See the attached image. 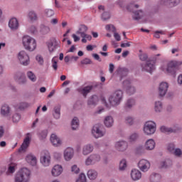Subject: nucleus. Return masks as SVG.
I'll return each mask as SVG.
<instances>
[{
	"label": "nucleus",
	"instance_id": "f257e3e1",
	"mask_svg": "<svg viewBox=\"0 0 182 182\" xmlns=\"http://www.w3.org/2000/svg\"><path fill=\"white\" fill-rule=\"evenodd\" d=\"M126 9L128 12H132L134 14L132 18L134 21H140L143 16H144V13L142 10L136 11L139 9V5L135 4L134 2H131L126 6Z\"/></svg>",
	"mask_w": 182,
	"mask_h": 182
},
{
	"label": "nucleus",
	"instance_id": "f03ea898",
	"mask_svg": "<svg viewBox=\"0 0 182 182\" xmlns=\"http://www.w3.org/2000/svg\"><path fill=\"white\" fill-rule=\"evenodd\" d=\"M23 46L26 50L33 52L36 49V41L29 36L23 37Z\"/></svg>",
	"mask_w": 182,
	"mask_h": 182
},
{
	"label": "nucleus",
	"instance_id": "7ed1b4c3",
	"mask_svg": "<svg viewBox=\"0 0 182 182\" xmlns=\"http://www.w3.org/2000/svg\"><path fill=\"white\" fill-rule=\"evenodd\" d=\"M123 100V91L118 90L112 93L109 97V102L111 106H119Z\"/></svg>",
	"mask_w": 182,
	"mask_h": 182
},
{
	"label": "nucleus",
	"instance_id": "20e7f679",
	"mask_svg": "<svg viewBox=\"0 0 182 182\" xmlns=\"http://www.w3.org/2000/svg\"><path fill=\"white\" fill-rule=\"evenodd\" d=\"M29 176H31V171L27 168H23L16 174L15 182H28Z\"/></svg>",
	"mask_w": 182,
	"mask_h": 182
},
{
	"label": "nucleus",
	"instance_id": "39448f33",
	"mask_svg": "<svg viewBox=\"0 0 182 182\" xmlns=\"http://www.w3.org/2000/svg\"><path fill=\"white\" fill-rule=\"evenodd\" d=\"M160 131L161 132V133H165L167 134H171V133L177 134L181 133L182 127L177 124H173L171 127L163 125L160 127Z\"/></svg>",
	"mask_w": 182,
	"mask_h": 182
},
{
	"label": "nucleus",
	"instance_id": "423d86ee",
	"mask_svg": "<svg viewBox=\"0 0 182 182\" xmlns=\"http://www.w3.org/2000/svg\"><path fill=\"white\" fill-rule=\"evenodd\" d=\"M156 122L153 121H149L144 124V133H145L146 136H151V134H154V133H156Z\"/></svg>",
	"mask_w": 182,
	"mask_h": 182
},
{
	"label": "nucleus",
	"instance_id": "0eeeda50",
	"mask_svg": "<svg viewBox=\"0 0 182 182\" xmlns=\"http://www.w3.org/2000/svg\"><path fill=\"white\" fill-rule=\"evenodd\" d=\"M182 65L181 61L173 60L168 63L166 72L173 77L176 76V68Z\"/></svg>",
	"mask_w": 182,
	"mask_h": 182
},
{
	"label": "nucleus",
	"instance_id": "6e6552de",
	"mask_svg": "<svg viewBox=\"0 0 182 182\" xmlns=\"http://www.w3.org/2000/svg\"><path fill=\"white\" fill-rule=\"evenodd\" d=\"M122 87L127 95H132L136 93V87L132 85V81L130 80H125L122 83Z\"/></svg>",
	"mask_w": 182,
	"mask_h": 182
},
{
	"label": "nucleus",
	"instance_id": "1a4fd4ad",
	"mask_svg": "<svg viewBox=\"0 0 182 182\" xmlns=\"http://www.w3.org/2000/svg\"><path fill=\"white\" fill-rule=\"evenodd\" d=\"M100 155L97 154H92L85 159V166H93L96 163H99L101 160Z\"/></svg>",
	"mask_w": 182,
	"mask_h": 182
},
{
	"label": "nucleus",
	"instance_id": "9d476101",
	"mask_svg": "<svg viewBox=\"0 0 182 182\" xmlns=\"http://www.w3.org/2000/svg\"><path fill=\"white\" fill-rule=\"evenodd\" d=\"M18 60L23 66H28L29 63H31V60H29V55L26 53V51L21 50L18 53Z\"/></svg>",
	"mask_w": 182,
	"mask_h": 182
},
{
	"label": "nucleus",
	"instance_id": "9b49d317",
	"mask_svg": "<svg viewBox=\"0 0 182 182\" xmlns=\"http://www.w3.org/2000/svg\"><path fill=\"white\" fill-rule=\"evenodd\" d=\"M41 163L44 167H48L50 164V154L48 151H43L41 153Z\"/></svg>",
	"mask_w": 182,
	"mask_h": 182
},
{
	"label": "nucleus",
	"instance_id": "f8f14e48",
	"mask_svg": "<svg viewBox=\"0 0 182 182\" xmlns=\"http://www.w3.org/2000/svg\"><path fill=\"white\" fill-rule=\"evenodd\" d=\"M141 68L142 72H148V73H153L154 69H156L154 64L151 63V60H148L146 63H141Z\"/></svg>",
	"mask_w": 182,
	"mask_h": 182
},
{
	"label": "nucleus",
	"instance_id": "ddd939ff",
	"mask_svg": "<svg viewBox=\"0 0 182 182\" xmlns=\"http://www.w3.org/2000/svg\"><path fill=\"white\" fill-rule=\"evenodd\" d=\"M168 91V83L162 82L159 84L158 93L159 97H164Z\"/></svg>",
	"mask_w": 182,
	"mask_h": 182
},
{
	"label": "nucleus",
	"instance_id": "4468645a",
	"mask_svg": "<svg viewBox=\"0 0 182 182\" xmlns=\"http://www.w3.org/2000/svg\"><path fill=\"white\" fill-rule=\"evenodd\" d=\"M92 133L95 139H99V137H103V136H105V132L102 130L101 125L94 126L92 130Z\"/></svg>",
	"mask_w": 182,
	"mask_h": 182
},
{
	"label": "nucleus",
	"instance_id": "2eb2a0df",
	"mask_svg": "<svg viewBox=\"0 0 182 182\" xmlns=\"http://www.w3.org/2000/svg\"><path fill=\"white\" fill-rule=\"evenodd\" d=\"M14 80L18 85H25L26 83V76L22 72H17L14 75Z\"/></svg>",
	"mask_w": 182,
	"mask_h": 182
},
{
	"label": "nucleus",
	"instance_id": "dca6fc26",
	"mask_svg": "<svg viewBox=\"0 0 182 182\" xmlns=\"http://www.w3.org/2000/svg\"><path fill=\"white\" fill-rule=\"evenodd\" d=\"M1 114L4 117H10L11 114H12L11 107L6 104L3 105L1 108Z\"/></svg>",
	"mask_w": 182,
	"mask_h": 182
},
{
	"label": "nucleus",
	"instance_id": "f3484780",
	"mask_svg": "<svg viewBox=\"0 0 182 182\" xmlns=\"http://www.w3.org/2000/svg\"><path fill=\"white\" fill-rule=\"evenodd\" d=\"M138 167L141 171H147L150 168V162L146 159H141L138 163Z\"/></svg>",
	"mask_w": 182,
	"mask_h": 182
},
{
	"label": "nucleus",
	"instance_id": "a211bd4d",
	"mask_svg": "<svg viewBox=\"0 0 182 182\" xmlns=\"http://www.w3.org/2000/svg\"><path fill=\"white\" fill-rule=\"evenodd\" d=\"M74 154H75V151L73 150V149H72L70 147L67 148L64 151V159H65V160H66V161H69L72 160V159L73 158Z\"/></svg>",
	"mask_w": 182,
	"mask_h": 182
},
{
	"label": "nucleus",
	"instance_id": "6ab92c4d",
	"mask_svg": "<svg viewBox=\"0 0 182 182\" xmlns=\"http://www.w3.org/2000/svg\"><path fill=\"white\" fill-rule=\"evenodd\" d=\"M92 89H93L92 85H88L82 88H79L77 91L79 92V93H80V95H82V96H84V97L86 98L87 97V95H89V93L92 92Z\"/></svg>",
	"mask_w": 182,
	"mask_h": 182
},
{
	"label": "nucleus",
	"instance_id": "aec40b11",
	"mask_svg": "<svg viewBox=\"0 0 182 182\" xmlns=\"http://www.w3.org/2000/svg\"><path fill=\"white\" fill-rule=\"evenodd\" d=\"M115 147L119 151L127 150L128 144L126 141H119L115 144Z\"/></svg>",
	"mask_w": 182,
	"mask_h": 182
},
{
	"label": "nucleus",
	"instance_id": "412c9836",
	"mask_svg": "<svg viewBox=\"0 0 182 182\" xmlns=\"http://www.w3.org/2000/svg\"><path fill=\"white\" fill-rule=\"evenodd\" d=\"M63 171V168H62V166L60 165H55L51 171V174L53 176V177H58V176H60Z\"/></svg>",
	"mask_w": 182,
	"mask_h": 182
},
{
	"label": "nucleus",
	"instance_id": "4be33fe9",
	"mask_svg": "<svg viewBox=\"0 0 182 182\" xmlns=\"http://www.w3.org/2000/svg\"><path fill=\"white\" fill-rule=\"evenodd\" d=\"M50 141L55 147H59V146L62 145V140L55 134H51Z\"/></svg>",
	"mask_w": 182,
	"mask_h": 182
},
{
	"label": "nucleus",
	"instance_id": "5701e85b",
	"mask_svg": "<svg viewBox=\"0 0 182 182\" xmlns=\"http://www.w3.org/2000/svg\"><path fill=\"white\" fill-rule=\"evenodd\" d=\"M30 143H31V139H29V136L26 137L23 144H21V147L18 149L19 153H25V151H26V149L29 147Z\"/></svg>",
	"mask_w": 182,
	"mask_h": 182
},
{
	"label": "nucleus",
	"instance_id": "b1692460",
	"mask_svg": "<svg viewBox=\"0 0 182 182\" xmlns=\"http://www.w3.org/2000/svg\"><path fill=\"white\" fill-rule=\"evenodd\" d=\"M131 178L134 181H137L141 178V172L137 169H132L131 171Z\"/></svg>",
	"mask_w": 182,
	"mask_h": 182
},
{
	"label": "nucleus",
	"instance_id": "393cba45",
	"mask_svg": "<svg viewBox=\"0 0 182 182\" xmlns=\"http://www.w3.org/2000/svg\"><path fill=\"white\" fill-rule=\"evenodd\" d=\"M98 102H99V97H97V95H94L88 98L87 105L96 106V105H97Z\"/></svg>",
	"mask_w": 182,
	"mask_h": 182
},
{
	"label": "nucleus",
	"instance_id": "a878e982",
	"mask_svg": "<svg viewBox=\"0 0 182 182\" xmlns=\"http://www.w3.org/2000/svg\"><path fill=\"white\" fill-rule=\"evenodd\" d=\"M59 46V42L56 41V38L53 39L50 43L48 44V50L52 53L55 49H58Z\"/></svg>",
	"mask_w": 182,
	"mask_h": 182
},
{
	"label": "nucleus",
	"instance_id": "bb28decb",
	"mask_svg": "<svg viewBox=\"0 0 182 182\" xmlns=\"http://www.w3.org/2000/svg\"><path fill=\"white\" fill-rule=\"evenodd\" d=\"M94 150V147L92 144H87L82 147L83 156H87L90 154Z\"/></svg>",
	"mask_w": 182,
	"mask_h": 182
},
{
	"label": "nucleus",
	"instance_id": "cd10ccee",
	"mask_svg": "<svg viewBox=\"0 0 182 182\" xmlns=\"http://www.w3.org/2000/svg\"><path fill=\"white\" fill-rule=\"evenodd\" d=\"M9 26L11 29L13 30L18 29V28H19V23L18 22V19H16V18L10 19Z\"/></svg>",
	"mask_w": 182,
	"mask_h": 182
},
{
	"label": "nucleus",
	"instance_id": "c85d7f7f",
	"mask_svg": "<svg viewBox=\"0 0 182 182\" xmlns=\"http://www.w3.org/2000/svg\"><path fill=\"white\" fill-rule=\"evenodd\" d=\"M26 161L28 164H31V166H36V156L32 155V154H28L26 157Z\"/></svg>",
	"mask_w": 182,
	"mask_h": 182
},
{
	"label": "nucleus",
	"instance_id": "c756f323",
	"mask_svg": "<svg viewBox=\"0 0 182 182\" xmlns=\"http://www.w3.org/2000/svg\"><path fill=\"white\" fill-rule=\"evenodd\" d=\"M114 123V120L113 119V117L107 116L105 118L104 124L106 127H112Z\"/></svg>",
	"mask_w": 182,
	"mask_h": 182
},
{
	"label": "nucleus",
	"instance_id": "7c9ffc66",
	"mask_svg": "<svg viewBox=\"0 0 182 182\" xmlns=\"http://www.w3.org/2000/svg\"><path fill=\"white\" fill-rule=\"evenodd\" d=\"M97 171L95 169H90L87 173V176L90 180H96L97 178Z\"/></svg>",
	"mask_w": 182,
	"mask_h": 182
},
{
	"label": "nucleus",
	"instance_id": "2f4dec72",
	"mask_svg": "<svg viewBox=\"0 0 182 182\" xmlns=\"http://www.w3.org/2000/svg\"><path fill=\"white\" fill-rule=\"evenodd\" d=\"M156 147V142L154 139H148L145 144L146 150H153Z\"/></svg>",
	"mask_w": 182,
	"mask_h": 182
},
{
	"label": "nucleus",
	"instance_id": "473e14b6",
	"mask_svg": "<svg viewBox=\"0 0 182 182\" xmlns=\"http://www.w3.org/2000/svg\"><path fill=\"white\" fill-rule=\"evenodd\" d=\"M87 26L85 24L80 25L77 31H76L77 35H80V36H85V34L87 32Z\"/></svg>",
	"mask_w": 182,
	"mask_h": 182
},
{
	"label": "nucleus",
	"instance_id": "72a5a7b5",
	"mask_svg": "<svg viewBox=\"0 0 182 182\" xmlns=\"http://www.w3.org/2000/svg\"><path fill=\"white\" fill-rule=\"evenodd\" d=\"M154 111L156 113H161L163 111V102L160 101H156L154 103Z\"/></svg>",
	"mask_w": 182,
	"mask_h": 182
},
{
	"label": "nucleus",
	"instance_id": "f704fd0d",
	"mask_svg": "<svg viewBox=\"0 0 182 182\" xmlns=\"http://www.w3.org/2000/svg\"><path fill=\"white\" fill-rule=\"evenodd\" d=\"M136 105V100L133 98L128 99L125 103V109H130Z\"/></svg>",
	"mask_w": 182,
	"mask_h": 182
},
{
	"label": "nucleus",
	"instance_id": "c9c22d12",
	"mask_svg": "<svg viewBox=\"0 0 182 182\" xmlns=\"http://www.w3.org/2000/svg\"><path fill=\"white\" fill-rule=\"evenodd\" d=\"M53 116L54 119H60V106H56L53 108Z\"/></svg>",
	"mask_w": 182,
	"mask_h": 182
},
{
	"label": "nucleus",
	"instance_id": "e433bc0d",
	"mask_svg": "<svg viewBox=\"0 0 182 182\" xmlns=\"http://www.w3.org/2000/svg\"><path fill=\"white\" fill-rule=\"evenodd\" d=\"M117 72L121 77H124V76H127L129 70H127V68H119L117 70Z\"/></svg>",
	"mask_w": 182,
	"mask_h": 182
},
{
	"label": "nucleus",
	"instance_id": "4c0bfd02",
	"mask_svg": "<svg viewBox=\"0 0 182 182\" xmlns=\"http://www.w3.org/2000/svg\"><path fill=\"white\" fill-rule=\"evenodd\" d=\"M160 166L161 168H168V167L173 166V161L170 159H167L165 161L161 162Z\"/></svg>",
	"mask_w": 182,
	"mask_h": 182
},
{
	"label": "nucleus",
	"instance_id": "58836bf2",
	"mask_svg": "<svg viewBox=\"0 0 182 182\" xmlns=\"http://www.w3.org/2000/svg\"><path fill=\"white\" fill-rule=\"evenodd\" d=\"M161 180V176L159 173H153L150 176L151 182H160Z\"/></svg>",
	"mask_w": 182,
	"mask_h": 182
},
{
	"label": "nucleus",
	"instance_id": "ea45409f",
	"mask_svg": "<svg viewBox=\"0 0 182 182\" xmlns=\"http://www.w3.org/2000/svg\"><path fill=\"white\" fill-rule=\"evenodd\" d=\"M28 16L31 22H35V21H38V14H36V12L33 11H30Z\"/></svg>",
	"mask_w": 182,
	"mask_h": 182
},
{
	"label": "nucleus",
	"instance_id": "a19ab883",
	"mask_svg": "<svg viewBox=\"0 0 182 182\" xmlns=\"http://www.w3.org/2000/svg\"><path fill=\"white\" fill-rule=\"evenodd\" d=\"M72 129L76 130L79 127V119L74 117L71 122Z\"/></svg>",
	"mask_w": 182,
	"mask_h": 182
},
{
	"label": "nucleus",
	"instance_id": "79ce46f5",
	"mask_svg": "<svg viewBox=\"0 0 182 182\" xmlns=\"http://www.w3.org/2000/svg\"><path fill=\"white\" fill-rule=\"evenodd\" d=\"M139 136L140 135L139 134L138 132H134L129 136V140L132 143L133 141H136V140H137V139H139Z\"/></svg>",
	"mask_w": 182,
	"mask_h": 182
},
{
	"label": "nucleus",
	"instance_id": "37998d69",
	"mask_svg": "<svg viewBox=\"0 0 182 182\" xmlns=\"http://www.w3.org/2000/svg\"><path fill=\"white\" fill-rule=\"evenodd\" d=\"M126 167H127V161H126L125 159H122L119 162V171H124V170H126Z\"/></svg>",
	"mask_w": 182,
	"mask_h": 182
},
{
	"label": "nucleus",
	"instance_id": "c03bdc74",
	"mask_svg": "<svg viewBox=\"0 0 182 182\" xmlns=\"http://www.w3.org/2000/svg\"><path fill=\"white\" fill-rule=\"evenodd\" d=\"M125 123L128 126H133L134 124V119L132 117L128 116L125 118Z\"/></svg>",
	"mask_w": 182,
	"mask_h": 182
},
{
	"label": "nucleus",
	"instance_id": "a18cd8bd",
	"mask_svg": "<svg viewBox=\"0 0 182 182\" xmlns=\"http://www.w3.org/2000/svg\"><path fill=\"white\" fill-rule=\"evenodd\" d=\"M48 136V130L44 129L39 133L38 137L40 140H45Z\"/></svg>",
	"mask_w": 182,
	"mask_h": 182
},
{
	"label": "nucleus",
	"instance_id": "49530a36",
	"mask_svg": "<svg viewBox=\"0 0 182 182\" xmlns=\"http://www.w3.org/2000/svg\"><path fill=\"white\" fill-rule=\"evenodd\" d=\"M40 31L43 35H46L47 33H49L50 28L46 26H41Z\"/></svg>",
	"mask_w": 182,
	"mask_h": 182
},
{
	"label": "nucleus",
	"instance_id": "de8ad7c7",
	"mask_svg": "<svg viewBox=\"0 0 182 182\" xmlns=\"http://www.w3.org/2000/svg\"><path fill=\"white\" fill-rule=\"evenodd\" d=\"M27 76L28 79L31 80V82H36V75H35V74H33V73L31 71L27 73Z\"/></svg>",
	"mask_w": 182,
	"mask_h": 182
},
{
	"label": "nucleus",
	"instance_id": "09e8293b",
	"mask_svg": "<svg viewBox=\"0 0 182 182\" xmlns=\"http://www.w3.org/2000/svg\"><path fill=\"white\" fill-rule=\"evenodd\" d=\"M76 182H87L86 175H85V173H80Z\"/></svg>",
	"mask_w": 182,
	"mask_h": 182
},
{
	"label": "nucleus",
	"instance_id": "8fccbe9b",
	"mask_svg": "<svg viewBox=\"0 0 182 182\" xmlns=\"http://www.w3.org/2000/svg\"><path fill=\"white\" fill-rule=\"evenodd\" d=\"M102 21H107V19H110V13L107 11H105L102 14Z\"/></svg>",
	"mask_w": 182,
	"mask_h": 182
},
{
	"label": "nucleus",
	"instance_id": "3c124183",
	"mask_svg": "<svg viewBox=\"0 0 182 182\" xmlns=\"http://www.w3.org/2000/svg\"><path fill=\"white\" fill-rule=\"evenodd\" d=\"M139 59L140 60H141L142 62H147V59H149V55H147V53H141L139 54Z\"/></svg>",
	"mask_w": 182,
	"mask_h": 182
},
{
	"label": "nucleus",
	"instance_id": "603ef678",
	"mask_svg": "<svg viewBox=\"0 0 182 182\" xmlns=\"http://www.w3.org/2000/svg\"><path fill=\"white\" fill-rule=\"evenodd\" d=\"M13 122L14 123H18V122H19V120H21V114L16 113V114H14L13 115Z\"/></svg>",
	"mask_w": 182,
	"mask_h": 182
},
{
	"label": "nucleus",
	"instance_id": "864d4df0",
	"mask_svg": "<svg viewBox=\"0 0 182 182\" xmlns=\"http://www.w3.org/2000/svg\"><path fill=\"white\" fill-rule=\"evenodd\" d=\"M167 149L170 153H173V151L176 150V146H174V144H169L167 146Z\"/></svg>",
	"mask_w": 182,
	"mask_h": 182
},
{
	"label": "nucleus",
	"instance_id": "5fc2aeb1",
	"mask_svg": "<svg viewBox=\"0 0 182 182\" xmlns=\"http://www.w3.org/2000/svg\"><path fill=\"white\" fill-rule=\"evenodd\" d=\"M46 15L48 18H50V16H53L55 15V11H53L52 9H47L46 10Z\"/></svg>",
	"mask_w": 182,
	"mask_h": 182
},
{
	"label": "nucleus",
	"instance_id": "6e6d98bb",
	"mask_svg": "<svg viewBox=\"0 0 182 182\" xmlns=\"http://www.w3.org/2000/svg\"><path fill=\"white\" fill-rule=\"evenodd\" d=\"M172 154H174L176 156V157H181L182 154L181 149H176L175 151H173V153Z\"/></svg>",
	"mask_w": 182,
	"mask_h": 182
},
{
	"label": "nucleus",
	"instance_id": "4d7b16f0",
	"mask_svg": "<svg viewBox=\"0 0 182 182\" xmlns=\"http://www.w3.org/2000/svg\"><path fill=\"white\" fill-rule=\"evenodd\" d=\"M71 171L73 173H75V174H77L79 173V171H80V169H79V168L77 167V165H73L71 167Z\"/></svg>",
	"mask_w": 182,
	"mask_h": 182
},
{
	"label": "nucleus",
	"instance_id": "13d9d810",
	"mask_svg": "<svg viewBox=\"0 0 182 182\" xmlns=\"http://www.w3.org/2000/svg\"><path fill=\"white\" fill-rule=\"evenodd\" d=\"M36 59L38 63H39V65H43V58L42 57V55H38L36 57Z\"/></svg>",
	"mask_w": 182,
	"mask_h": 182
},
{
	"label": "nucleus",
	"instance_id": "bf43d9fd",
	"mask_svg": "<svg viewBox=\"0 0 182 182\" xmlns=\"http://www.w3.org/2000/svg\"><path fill=\"white\" fill-rule=\"evenodd\" d=\"M18 107L21 110H22L23 109H26L27 107H29V104H28L26 102H21V103H20Z\"/></svg>",
	"mask_w": 182,
	"mask_h": 182
},
{
	"label": "nucleus",
	"instance_id": "052dcab7",
	"mask_svg": "<svg viewBox=\"0 0 182 182\" xmlns=\"http://www.w3.org/2000/svg\"><path fill=\"white\" fill-rule=\"evenodd\" d=\"M92 60L89 58H85L81 60V65H91Z\"/></svg>",
	"mask_w": 182,
	"mask_h": 182
},
{
	"label": "nucleus",
	"instance_id": "680f3d73",
	"mask_svg": "<svg viewBox=\"0 0 182 182\" xmlns=\"http://www.w3.org/2000/svg\"><path fill=\"white\" fill-rule=\"evenodd\" d=\"M52 67L53 68L54 70H58V61L55 60V58L52 59Z\"/></svg>",
	"mask_w": 182,
	"mask_h": 182
},
{
	"label": "nucleus",
	"instance_id": "e2e57ef3",
	"mask_svg": "<svg viewBox=\"0 0 182 182\" xmlns=\"http://www.w3.org/2000/svg\"><path fill=\"white\" fill-rule=\"evenodd\" d=\"M112 28V32H116V27L114 25L108 24L106 26L105 28L107 31H110V28Z\"/></svg>",
	"mask_w": 182,
	"mask_h": 182
},
{
	"label": "nucleus",
	"instance_id": "0e129e2a",
	"mask_svg": "<svg viewBox=\"0 0 182 182\" xmlns=\"http://www.w3.org/2000/svg\"><path fill=\"white\" fill-rule=\"evenodd\" d=\"M8 171L9 173H15V165L13 164L9 165Z\"/></svg>",
	"mask_w": 182,
	"mask_h": 182
},
{
	"label": "nucleus",
	"instance_id": "69168bd1",
	"mask_svg": "<svg viewBox=\"0 0 182 182\" xmlns=\"http://www.w3.org/2000/svg\"><path fill=\"white\" fill-rule=\"evenodd\" d=\"M114 37L117 42H120V41L122 40L120 35L119 33H116V31L114 32Z\"/></svg>",
	"mask_w": 182,
	"mask_h": 182
},
{
	"label": "nucleus",
	"instance_id": "338daca9",
	"mask_svg": "<svg viewBox=\"0 0 182 182\" xmlns=\"http://www.w3.org/2000/svg\"><path fill=\"white\" fill-rule=\"evenodd\" d=\"M92 57L94 58V59H95V60H98V62H102V59L98 54L94 53L92 54Z\"/></svg>",
	"mask_w": 182,
	"mask_h": 182
},
{
	"label": "nucleus",
	"instance_id": "774afa93",
	"mask_svg": "<svg viewBox=\"0 0 182 182\" xmlns=\"http://www.w3.org/2000/svg\"><path fill=\"white\" fill-rule=\"evenodd\" d=\"M109 73H113L114 72V65L113 63L109 64Z\"/></svg>",
	"mask_w": 182,
	"mask_h": 182
}]
</instances>
